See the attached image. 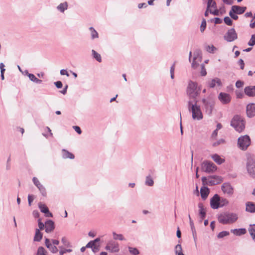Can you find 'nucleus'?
<instances>
[{
    "mask_svg": "<svg viewBox=\"0 0 255 255\" xmlns=\"http://www.w3.org/2000/svg\"><path fill=\"white\" fill-rule=\"evenodd\" d=\"M89 30L91 31V38L92 39L98 38V33L93 27H90Z\"/></svg>",
    "mask_w": 255,
    "mask_h": 255,
    "instance_id": "obj_38",
    "label": "nucleus"
},
{
    "mask_svg": "<svg viewBox=\"0 0 255 255\" xmlns=\"http://www.w3.org/2000/svg\"><path fill=\"white\" fill-rule=\"evenodd\" d=\"M247 114L248 117L252 118L255 116V104L251 103L247 106Z\"/></svg>",
    "mask_w": 255,
    "mask_h": 255,
    "instance_id": "obj_17",
    "label": "nucleus"
},
{
    "mask_svg": "<svg viewBox=\"0 0 255 255\" xmlns=\"http://www.w3.org/2000/svg\"><path fill=\"white\" fill-rule=\"evenodd\" d=\"M61 242L62 243L64 244V246H66V247H69L70 246V243L69 242L67 241V239L66 237H64L62 238V240H61Z\"/></svg>",
    "mask_w": 255,
    "mask_h": 255,
    "instance_id": "obj_49",
    "label": "nucleus"
},
{
    "mask_svg": "<svg viewBox=\"0 0 255 255\" xmlns=\"http://www.w3.org/2000/svg\"><path fill=\"white\" fill-rule=\"evenodd\" d=\"M62 157L64 159L69 158L73 159L75 158L74 155L71 152H69L68 150L63 149L62 150Z\"/></svg>",
    "mask_w": 255,
    "mask_h": 255,
    "instance_id": "obj_25",
    "label": "nucleus"
},
{
    "mask_svg": "<svg viewBox=\"0 0 255 255\" xmlns=\"http://www.w3.org/2000/svg\"><path fill=\"white\" fill-rule=\"evenodd\" d=\"M188 109L192 113V117L193 120L200 121L203 118L200 106L197 105V101L192 102L189 100L188 102Z\"/></svg>",
    "mask_w": 255,
    "mask_h": 255,
    "instance_id": "obj_2",
    "label": "nucleus"
},
{
    "mask_svg": "<svg viewBox=\"0 0 255 255\" xmlns=\"http://www.w3.org/2000/svg\"><path fill=\"white\" fill-rule=\"evenodd\" d=\"M95 245L93 243L92 241L89 242L86 246L87 248H91L94 247Z\"/></svg>",
    "mask_w": 255,
    "mask_h": 255,
    "instance_id": "obj_58",
    "label": "nucleus"
},
{
    "mask_svg": "<svg viewBox=\"0 0 255 255\" xmlns=\"http://www.w3.org/2000/svg\"><path fill=\"white\" fill-rule=\"evenodd\" d=\"M248 230L253 240L255 242V224L250 225Z\"/></svg>",
    "mask_w": 255,
    "mask_h": 255,
    "instance_id": "obj_32",
    "label": "nucleus"
},
{
    "mask_svg": "<svg viewBox=\"0 0 255 255\" xmlns=\"http://www.w3.org/2000/svg\"><path fill=\"white\" fill-rule=\"evenodd\" d=\"M222 181V178L218 176H211L208 177V184L209 185H214L221 183Z\"/></svg>",
    "mask_w": 255,
    "mask_h": 255,
    "instance_id": "obj_15",
    "label": "nucleus"
},
{
    "mask_svg": "<svg viewBox=\"0 0 255 255\" xmlns=\"http://www.w3.org/2000/svg\"><path fill=\"white\" fill-rule=\"evenodd\" d=\"M206 74H207V72H206V70L205 66L204 64H202L201 65V75L202 76H205V75H206Z\"/></svg>",
    "mask_w": 255,
    "mask_h": 255,
    "instance_id": "obj_50",
    "label": "nucleus"
},
{
    "mask_svg": "<svg viewBox=\"0 0 255 255\" xmlns=\"http://www.w3.org/2000/svg\"><path fill=\"white\" fill-rule=\"evenodd\" d=\"M247 172L253 178H255V158L248 156L246 163Z\"/></svg>",
    "mask_w": 255,
    "mask_h": 255,
    "instance_id": "obj_5",
    "label": "nucleus"
},
{
    "mask_svg": "<svg viewBox=\"0 0 255 255\" xmlns=\"http://www.w3.org/2000/svg\"><path fill=\"white\" fill-rule=\"evenodd\" d=\"M216 49V48L213 45H207L206 47V50L209 53H214Z\"/></svg>",
    "mask_w": 255,
    "mask_h": 255,
    "instance_id": "obj_44",
    "label": "nucleus"
},
{
    "mask_svg": "<svg viewBox=\"0 0 255 255\" xmlns=\"http://www.w3.org/2000/svg\"><path fill=\"white\" fill-rule=\"evenodd\" d=\"M218 99L223 104L229 103L231 101V96L229 94L220 93L218 96Z\"/></svg>",
    "mask_w": 255,
    "mask_h": 255,
    "instance_id": "obj_16",
    "label": "nucleus"
},
{
    "mask_svg": "<svg viewBox=\"0 0 255 255\" xmlns=\"http://www.w3.org/2000/svg\"><path fill=\"white\" fill-rule=\"evenodd\" d=\"M206 27V21L205 19H203V20H202V21L201 22V24L200 26L201 32H203L205 30Z\"/></svg>",
    "mask_w": 255,
    "mask_h": 255,
    "instance_id": "obj_47",
    "label": "nucleus"
},
{
    "mask_svg": "<svg viewBox=\"0 0 255 255\" xmlns=\"http://www.w3.org/2000/svg\"><path fill=\"white\" fill-rule=\"evenodd\" d=\"M105 249L111 253H118L120 251L119 245L114 241H110L107 243Z\"/></svg>",
    "mask_w": 255,
    "mask_h": 255,
    "instance_id": "obj_9",
    "label": "nucleus"
},
{
    "mask_svg": "<svg viewBox=\"0 0 255 255\" xmlns=\"http://www.w3.org/2000/svg\"><path fill=\"white\" fill-rule=\"evenodd\" d=\"M248 45L251 46L255 45V34L252 35L251 38L248 42Z\"/></svg>",
    "mask_w": 255,
    "mask_h": 255,
    "instance_id": "obj_45",
    "label": "nucleus"
},
{
    "mask_svg": "<svg viewBox=\"0 0 255 255\" xmlns=\"http://www.w3.org/2000/svg\"><path fill=\"white\" fill-rule=\"evenodd\" d=\"M210 13H212L214 15H219V10L216 8L214 11H212L211 9L210 10Z\"/></svg>",
    "mask_w": 255,
    "mask_h": 255,
    "instance_id": "obj_63",
    "label": "nucleus"
},
{
    "mask_svg": "<svg viewBox=\"0 0 255 255\" xmlns=\"http://www.w3.org/2000/svg\"><path fill=\"white\" fill-rule=\"evenodd\" d=\"M175 253L176 255H184L182 253V249L181 245L178 244L175 246Z\"/></svg>",
    "mask_w": 255,
    "mask_h": 255,
    "instance_id": "obj_37",
    "label": "nucleus"
},
{
    "mask_svg": "<svg viewBox=\"0 0 255 255\" xmlns=\"http://www.w3.org/2000/svg\"><path fill=\"white\" fill-rule=\"evenodd\" d=\"M100 250V246L98 245L97 246V245H95L93 248H92V251L94 253H96L97 252H98Z\"/></svg>",
    "mask_w": 255,
    "mask_h": 255,
    "instance_id": "obj_56",
    "label": "nucleus"
},
{
    "mask_svg": "<svg viewBox=\"0 0 255 255\" xmlns=\"http://www.w3.org/2000/svg\"><path fill=\"white\" fill-rule=\"evenodd\" d=\"M212 158L217 164H221L225 162V159L221 158L217 154H214L212 155Z\"/></svg>",
    "mask_w": 255,
    "mask_h": 255,
    "instance_id": "obj_28",
    "label": "nucleus"
},
{
    "mask_svg": "<svg viewBox=\"0 0 255 255\" xmlns=\"http://www.w3.org/2000/svg\"><path fill=\"white\" fill-rule=\"evenodd\" d=\"M72 251V250L71 249H65L64 250H61L59 252V255H63V254L66 253H70Z\"/></svg>",
    "mask_w": 255,
    "mask_h": 255,
    "instance_id": "obj_55",
    "label": "nucleus"
},
{
    "mask_svg": "<svg viewBox=\"0 0 255 255\" xmlns=\"http://www.w3.org/2000/svg\"><path fill=\"white\" fill-rule=\"evenodd\" d=\"M113 238L114 240H119L120 241H124L125 240V238L124 237L123 235L122 234H118L116 233L115 232L113 233Z\"/></svg>",
    "mask_w": 255,
    "mask_h": 255,
    "instance_id": "obj_40",
    "label": "nucleus"
},
{
    "mask_svg": "<svg viewBox=\"0 0 255 255\" xmlns=\"http://www.w3.org/2000/svg\"><path fill=\"white\" fill-rule=\"evenodd\" d=\"M237 38L238 35L234 28L229 29L224 36V39L228 42H232Z\"/></svg>",
    "mask_w": 255,
    "mask_h": 255,
    "instance_id": "obj_10",
    "label": "nucleus"
},
{
    "mask_svg": "<svg viewBox=\"0 0 255 255\" xmlns=\"http://www.w3.org/2000/svg\"><path fill=\"white\" fill-rule=\"evenodd\" d=\"M225 23L229 26H231L233 24L232 19L228 16H226L224 19Z\"/></svg>",
    "mask_w": 255,
    "mask_h": 255,
    "instance_id": "obj_46",
    "label": "nucleus"
},
{
    "mask_svg": "<svg viewBox=\"0 0 255 255\" xmlns=\"http://www.w3.org/2000/svg\"><path fill=\"white\" fill-rule=\"evenodd\" d=\"M225 142V140L224 139H220L219 140H218V141H216V142H214L213 143V146H217L221 144H222L223 143H224Z\"/></svg>",
    "mask_w": 255,
    "mask_h": 255,
    "instance_id": "obj_48",
    "label": "nucleus"
},
{
    "mask_svg": "<svg viewBox=\"0 0 255 255\" xmlns=\"http://www.w3.org/2000/svg\"><path fill=\"white\" fill-rule=\"evenodd\" d=\"M229 234L230 233L228 231H222L219 233V234L217 235V237L219 239H221L224 237L229 236Z\"/></svg>",
    "mask_w": 255,
    "mask_h": 255,
    "instance_id": "obj_43",
    "label": "nucleus"
},
{
    "mask_svg": "<svg viewBox=\"0 0 255 255\" xmlns=\"http://www.w3.org/2000/svg\"><path fill=\"white\" fill-rule=\"evenodd\" d=\"M201 90V86L199 85L197 82L192 80L188 82L186 93L190 99L193 100L192 102L197 101V98L200 95Z\"/></svg>",
    "mask_w": 255,
    "mask_h": 255,
    "instance_id": "obj_1",
    "label": "nucleus"
},
{
    "mask_svg": "<svg viewBox=\"0 0 255 255\" xmlns=\"http://www.w3.org/2000/svg\"><path fill=\"white\" fill-rule=\"evenodd\" d=\"M28 77L31 81L37 84H40L42 82V80L37 79L33 74H28Z\"/></svg>",
    "mask_w": 255,
    "mask_h": 255,
    "instance_id": "obj_35",
    "label": "nucleus"
},
{
    "mask_svg": "<svg viewBox=\"0 0 255 255\" xmlns=\"http://www.w3.org/2000/svg\"><path fill=\"white\" fill-rule=\"evenodd\" d=\"M34 197L32 195H28V202L29 206H31L32 202L33 201Z\"/></svg>",
    "mask_w": 255,
    "mask_h": 255,
    "instance_id": "obj_52",
    "label": "nucleus"
},
{
    "mask_svg": "<svg viewBox=\"0 0 255 255\" xmlns=\"http://www.w3.org/2000/svg\"><path fill=\"white\" fill-rule=\"evenodd\" d=\"M235 13L234 12H232V9L229 12V15L230 16L235 20H237L238 18V16L236 14H235Z\"/></svg>",
    "mask_w": 255,
    "mask_h": 255,
    "instance_id": "obj_51",
    "label": "nucleus"
},
{
    "mask_svg": "<svg viewBox=\"0 0 255 255\" xmlns=\"http://www.w3.org/2000/svg\"><path fill=\"white\" fill-rule=\"evenodd\" d=\"M246 7L245 6H240L239 5H233L232 6L231 9L232 12H234L235 13L238 14H241L243 13L246 9Z\"/></svg>",
    "mask_w": 255,
    "mask_h": 255,
    "instance_id": "obj_22",
    "label": "nucleus"
},
{
    "mask_svg": "<svg viewBox=\"0 0 255 255\" xmlns=\"http://www.w3.org/2000/svg\"><path fill=\"white\" fill-rule=\"evenodd\" d=\"M219 195L215 194L210 200V206L213 209H217L220 208Z\"/></svg>",
    "mask_w": 255,
    "mask_h": 255,
    "instance_id": "obj_12",
    "label": "nucleus"
},
{
    "mask_svg": "<svg viewBox=\"0 0 255 255\" xmlns=\"http://www.w3.org/2000/svg\"><path fill=\"white\" fill-rule=\"evenodd\" d=\"M145 184L146 185L149 186H152L153 185L154 181L150 176H147L146 177Z\"/></svg>",
    "mask_w": 255,
    "mask_h": 255,
    "instance_id": "obj_36",
    "label": "nucleus"
},
{
    "mask_svg": "<svg viewBox=\"0 0 255 255\" xmlns=\"http://www.w3.org/2000/svg\"><path fill=\"white\" fill-rule=\"evenodd\" d=\"M68 8V4L67 2L60 3L57 6V9L61 12H64Z\"/></svg>",
    "mask_w": 255,
    "mask_h": 255,
    "instance_id": "obj_31",
    "label": "nucleus"
},
{
    "mask_svg": "<svg viewBox=\"0 0 255 255\" xmlns=\"http://www.w3.org/2000/svg\"><path fill=\"white\" fill-rule=\"evenodd\" d=\"M38 207L41 212L45 214L46 217H52V213L49 212L48 208L46 207V206L45 204L40 202L38 203Z\"/></svg>",
    "mask_w": 255,
    "mask_h": 255,
    "instance_id": "obj_19",
    "label": "nucleus"
},
{
    "mask_svg": "<svg viewBox=\"0 0 255 255\" xmlns=\"http://www.w3.org/2000/svg\"><path fill=\"white\" fill-rule=\"evenodd\" d=\"M238 63L240 65L241 69H243L244 68V65H245L244 62L243 60L242 59H240L239 60Z\"/></svg>",
    "mask_w": 255,
    "mask_h": 255,
    "instance_id": "obj_59",
    "label": "nucleus"
},
{
    "mask_svg": "<svg viewBox=\"0 0 255 255\" xmlns=\"http://www.w3.org/2000/svg\"><path fill=\"white\" fill-rule=\"evenodd\" d=\"M45 245L49 250L52 253H56L58 252V249L53 245H52L49 239L46 238L45 240Z\"/></svg>",
    "mask_w": 255,
    "mask_h": 255,
    "instance_id": "obj_21",
    "label": "nucleus"
},
{
    "mask_svg": "<svg viewBox=\"0 0 255 255\" xmlns=\"http://www.w3.org/2000/svg\"><path fill=\"white\" fill-rule=\"evenodd\" d=\"M198 208H199V215L200 217V222H202V220H204L206 215V209L204 207V206L202 203H199L198 204Z\"/></svg>",
    "mask_w": 255,
    "mask_h": 255,
    "instance_id": "obj_18",
    "label": "nucleus"
},
{
    "mask_svg": "<svg viewBox=\"0 0 255 255\" xmlns=\"http://www.w3.org/2000/svg\"><path fill=\"white\" fill-rule=\"evenodd\" d=\"M43 235L40 232L39 229H36L35 230V234L34 237V241L39 242L42 238Z\"/></svg>",
    "mask_w": 255,
    "mask_h": 255,
    "instance_id": "obj_30",
    "label": "nucleus"
},
{
    "mask_svg": "<svg viewBox=\"0 0 255 255\" xmlns=\"http://www.w3.org/2000/svg\"><path fill=\"white\" fill-rule=\"evenodd\" d=\"M246 211L250 213L255 212V203L252 202L247 203Z\"/></svg>",
    "mask_w": 255,
    "mask_h": 255,
    "instance_id": "obj_29",
    "label": "nucleus"
},
{
    "mask_svg": "<svg viewBox=\"0 0 255 255\" xmlns=\"http://www.w3.org/2000/svg\"><path fill=\"white\" fill-rule=\"evenodd\" d=\"M45 226V225L41 222V220L39 219L38 220V227L39 228V231L43 230Z\"/></svg>",
    "mask_w": 255,
    "mask_h": 255,
    "instance_id": "obj_54",
    "label": "nucleus"
},
{
    "mask_svg": "<svg viewBox=\"0 0 255 255\" xmlns=\"http://www.w3.org/2000/svg\"><path fill=\"white\" fill-rule=\"evenodd\" d=\"M32 181H33L34 184L39 189V190L40 192L42 195L43 196H46V189H45V187L43 186V185H42L40 183L38 179L36 177H34L32 179Z\"/></svg>",
    "mask_w": 255,
    "mask_h": 255,
    "instance_id": "obj_13",
    "label": "nucleus"
},
{
    "mask_svg": "<svg viewBox=\"0 0 255 255\" xmlns=\"http://www.w3.org/2000/svg\"><path fill=\"white\" fill-rule=\"evenodd\" d=\"M244 92L245 94L249 97H255V86L246 87Z\"/></svg>",
    "mask_w": 255,
    "mask_h": 255,
    "instance_id": "obj_20",
    "label": "nucleus"
},
{
    "mask_svg": "<svg viewBox=\"0 0 255 255\" xmlns=\"http://www.w3.org/2000/svg\"><path fill=\"white\" fill-rule=\"evenodd\" d=\"M201 169L204 172L210 173L217 170V166L212 162L205 160L201 164Z\"/></svg>",
    "mask_w": 255,
    "mask_h": 255,
    "instance_id": "obj_7",
    "label": "nucleus"
},
{
    "mask_svg": "<svg viewBox=\"0 0 255 255\" xmlns=\"http://www.w3.org/2000/svg\"><path fill=\"white\" fill-rule=\"evenodd\" d=\"M231 232L236 236H241L246 233V230L245 228L232 229Z\"/></svg>",
    "mask_w": 255,
    "mask_h": 255,
    "instance_id": "obj_27",
    "label": "nucleus"
},
{
    "mask_svg": "<svg viewBox=\"0 0 255 255\" xmlns=\"http://www.w3.org/2000/svg\"><path fill=\"white\" fill-rule=\"evenodd\" d=\"M60 73L61 75H66L67 77H69V75L68 74V73L67 72V71L65 70V69H62L60 70Z\"/></svg>",
    "mask_w": 255,
    "mask_h": 255,
    "instance_id": "obj_61",
    "label": "nucleus"
},
{
    "mask_svg": "<svg viewBox=\"0 0 255 255\" xmlns=\"http://www.w3.org/2000/svg\"><path fill=\"white\" fill-rule=\"evenodd\" d=\"M219 199L220 200V207H223L224 206H226L229 203V201L225 198H221L219 196Z\"/></svg>",
    "mask_w": 255,
    "mask_h": 255,
    "instance_id": "obj_39",
    "label": "nucleus"
},
{
    "mask_svg": "<svg viewBox=\"0 0 255 255\" xmlns=\"http://www.w3.org/2000/svg\"><path fill=\"white\" fill-rule=\"evenodd\" d=\"M221 189L224 193L229 196H232L234 193V188L229 183H223Z\"/></svg>",
    "mask_w": 255,
    "mask_h": 255,
    "instance_id": "obj_11",
    "label": "nucleus"
},
{
    "mask_svg": "<svg viewBox=\"0 0 255 255\" xmlns=\"http://www.w3.org/2000/svg\"><path fill=\"white\" fill-rule=\"evenodd\" d=\"M202 101L206 114L209 115H211L215 105L214 101L211 99H206L205 98H203Z\"/></svg>",
    "mask_w": 255,
    "mask_h": 255,
    "instance_id": "obj_8",
    "label": "nucleus"
},
{
    "mask_svg": "<svg viewBox=\"0 0 255 255\" xmlns=\"http://www.w3.org/2000/svg\"><path fill=\"white\" fill-rule=\"evenodd\" d=\"M92 53L94 58H95L98 62H101L102 61V58L100 54L94 50H92Z\"/></svg>",
    "mask_w": 255,
    "mask_h": 255,
    "instance_id": "obj_41",
    "label": "nucleus"
},
{
    "mask_svg": "<svg viewBox=\"0 0 255 255\" xmlns=\"http://www.w3.org/2000/svg\"><path fill=\"white\" fill-rule=\"evenodd\" d=\"M238 219L236 213L226 212L219 215L218 219L219 223L223 224H231L235 223Z\"/></svg>",
    "mask_w": 255,
    "mask_h": 255,
    "instance_id": "obj_3",
    "label": "nucleus"
},
{
    "mask_svg": "<svg viewBox=\"0 0 255 255\" xmlns=\"http://www.w3.org/2000/svg\"><path fill=\"white\" fill-rule=\"evenodd\" d=\"M236 95L238 98H242L243 97V94L241 92H236Z\"/></svg>",
    "mask_w": 255,
    "mask_h": 255,
    "instance_id": "obj_64",
    "label": "nucleus"
},
{
    "mask_svg": "<svg viewBox=\"0 0 255 255\" xmlns=\"http://www.w3.org/2000/svg\"><path fill=\"white\" fill-rule=\"evenodd\" d=\"M45 232L47 233H51L54 229V223L52 220H48L45 223Z\"/></svg>",
    "mask_w": 255,
    "mask_h": 255,
    "instance_id": "obj_23",
    "label": "nucleus"
},
{
    "mask_svg": "<svg viewBox=\"0 0 255 255\" xmlns=\"http://www.w3.org/2000/svg\"><path fill=\"white\" fill-rule=\"evenodd\" d=\"M47 251L43 247H39L37 249L35 255H47Z\"/></svg>",
    "mask_w": 255,
    "mask_h": 255,
    "instance_id": "obj_33",
    "label": "nucleus"
},
{
    "mask_svg": "<svg viewBox=\"0 0 255 255\" xmlns=\"http://www.w3.org/2000/svg\"><path fill=\"white\" fill-rule=\"evenodd\" d=\"M202 59V54L200 50L197 49L194 52V57L193 62L192 63V66L193 68H196L198 65V63L196 62V60L201 61Z\"/></svg>",
    "mask_w": 255,
    "mask_h": 255,
    "instance_id": "obj_14",
    "label": "nucleus"
},
{
    "mask_svg": "<svg viewBox=\"0 0 255 255\" xmlns=\"http://www.w3.org/2000/svg\"><path fill=\"white\" fill-rule=\"evenodd\" d=\"M201 196L203 200L206 199L209 194V189L207 187H203L201 188L200 190Z\"/></svg>",
    "mask_w": 255,
    "mask_h": 255,
    "instance_id": "obj_26",
    "label": "nucleus"
},
{
    "mask_svg": "<svg viewBox=\"0 0 255 255\" xmlns=\"http://www.w3.org/2000/svg\"><path fill=\"white\" fill-rule=\"evenodd\" d=\"M250 144L251 139L249 135H245L239 137L238 145L241 149L243 150H246Z\"/></svg>",
    "mask_w": 255,
    "mask_h": 255,
    "instance_id": "obj_6",
    "label": "nucleus"
},
{
    "mask_svg": "<svg viewBox=\"0 0 255 255\" xmlns=\"http://www.w3.org/2000/svg\"><path fill=\"white\" fill-rule=\"evenodd\" d=\"M128 251L133 255H137L139 254L138 250L135 248L128 247Z\"/></svg>",
    "mask_w": 255,
    "mask_h": 255,
    "instance_id": "obj_42",
    "label": "nucleus"
},
{
    "mask_svg": "<svg viewBox=\"0 0 255 255\" xmlns=\"http://www.w3.org/2000/svg\"><path fill=\"white\" fill-rule=\"evenodd\" d=\"M231 126L239 132H242L245 128V122L239 115L235 116L231 121Z\"/></svg>",
    "mask_w": 255,
    "mask_h": 255,
    "instance_id": "obj_4",
    "label": "nucleus"
},
{
    "mask_svg": "<svg viewBox=\"0 0 255 255\" xmlns=\"http://www.w3.org/2000/svg\"><path fill=\"white\" fill-rule=\"evenodd\" d=\"M73 128L75 129L76 132H77L78 134H81L82 132L81 129L78 126H74Z\"/></svg>",
    "mask_w": 255,
    "mask_h": 255,
    "instance_id": "obj_60",
    "label": "nucleus"
},
{
    "mask_svg": "<svg viewBox=\"0 0 255 255\" xmlns=\"http://www.w3.org/2000/svg\"><path fill=\"white\" fill-rule=\"evenodd\" d=\"M208 84L210 88H214L216 85L218 86H221L222 82L219 78H215L212 79L211 81H208Z\"/></svg>",
    "mask_w": 255,
    "mask_h": 255,
    "instance_id": "obj_24",
    "label": "nucleus"
},
{
    "mask_svg": "<svg viewBox=\"0 0 255 255\" xmlns=\"http://www.w3.org/2000/svg\"><path fill=\"white\" fill-rule=\"evenodd\" d=\"M54 84L56 86V87L58 89L61 88L63 85L62 82L59 81L55 82Z\"/></svg>",
    "mask_w": 255,
    "mask_h": 255,
    "instance_id": "obj_57",
    "label": "nucleus"
},
{
    "mask_svg": "<svg viewBox=\"0 0 255 255\" xmlns=\"http://www.w3.org/2000/svg\"><path fill=\"white\" fill-rule=\"evenodd\" d=\"M243 85H244V82L240 80L237 81L236 83V86L238 88L242 87L243 86Z\"/></svg>",
    "mask_w": 255,
    "mask_h": 255,
    "instance_id": "obj_53",
    "label": "nucleus"
},
{
    "mask_svg": "<svg viewBox=\"0 0 255 255\" xmlns=\"http://www.w3.org/2000/svg\"><path fill=\"white\" fill-rule=\"evenodd\" d=\"M189 223H190L191 229L192 231L193 237L194 238V241H195L197 239V234H196L195 228L194 225V223H193V221H192V220H190V222Z\"/></svg>",
    "mask_w": 255,
    "mask_h": 255,
    "instance_id": "obj_34",
    "label": "nucleus"
},
{
    "mask_svg": "<svg viewBox=\"0 0 255 255\" xmlns=\"http://www.w3.org/2000/svg\"><path fill=\"white\" fill-rule=\"evenodd\" d=\"M218 134V131L217 130H214L212 134L211 138L213 139L216 138Z\"/></svg>",
    "mask_w": 255,
    "mask_h": 255,
    "instance_id": "obj_62",
    "label": "nucleus"
}]
</instances>
